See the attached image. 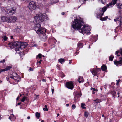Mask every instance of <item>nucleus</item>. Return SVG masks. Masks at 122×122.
I'll return each mask as SVG.
<instances>
[{
	"mask_svg": "<svg viewBox=\"0 0 122 122\" xmlns=\"http://www.w3.org/2000/svg\"><path fill=\"white\" fill-rule=\"evenodd\" d=\"M74 21L72 26L74 29H79V32L83 34H87L89 33L91 30V28L87 25H83L82 27V24L83 23L82 19L74 18Z\"/></svg>",
	"mask_w": 122,
	"mask_h": 122,
	"instance_id": "obj_1",
	"label": "nucleus"
},
{
	"mask_svg": "<svg viewBox=\"0 0 122 122\" xmlns=\"http://www.w3.org/2000/svg\"><path fill=\"white\" fill-rule=\"evenodd\" d=\"M117 0H113L112 2L106 5V7H104L102 8H100L97 9L95 11V13L96 14V16L97 18H100V20L102 21H105L108 18L107 16L103 18L101 17L103 15L104 13L106 10L107 8L112 7L113 5L116 4Z\"/></svg>",
	"mask_w": 122,
	"mask_h": 122,
	"instance_id": "obj_2",
	"label": "nucleus"
},
{
	"mask_svg": "<svg viewBox=\"0 0 122 122\" xmlns=\"http://www.w3.org/2000/svg\"><path fill=\"white\" fill-rule=\"evenodd\" d=\"M8 45H9L11 49L15 48V51H19L20 47H22V46H24L23 47L24 48L26 46L25 45L24 46L23 44H21V46H20L18 41L13 42L10 43L8 44Z\"/></svg>",
	"mask_w": 122,
	"mask_h": 122,
	"instance_id": "obj_3",
	"label": "nucleus"
},
{
	"mask_svg": "<svg viewBox=\"0 0 122 122\" xmlns=\"http://www.w3.org/2000/svg\"><path fill=\"white\" fill-rule=\"evenodd\" d=\"M2 10L5 11L9 15H12L15 13L16 9L15 8H12L11 6H7L6 7L3 8Z\"/></svg>",
	"mask_w": 122,
	"mask_h": 122,
	"instance_id": "obj_4",
	"label": "nucleus"
},
{
	"mask_svg": "<svg viewBox=\"0 0 122 122\" xmlns=\"http://www.w3.org/2000/svg\"><path fill=\"white\" fill-rule=\"evenodd\" d=\"M34 29L36 32L38 34L41 33L42 32H46V30H47L41 27L40 24L39 23H37L35 25Z\"/></svg>",
	"mask_w": 122,
	"mask_h": 122,
	"instance_id": "obj_5",
	"label": "nucleus"
},
{
	"mask_svg": "<svg viewBox=\"0 0 122 122\" xmlns=\"http://www.w3.org/2000/svg\"><path fill=\"white\" fill-rule=\"evenodd\" d=\"M45 16L42 14L36 15L34 17V21L36 22H43L44 20Z\"/></svg>",
	"mask_w": 122,
	"mask_h": 122,
	"instance_id": "obj_6",
	"label": "nucleus"
},
{
	"mask_svg": "<svg viewBox=\"0 0 122 122\" xmlns=\"http://www.w3.org/2000/svg\"><path fill=\"white\" fill-rule=\"evenodd\" d=\"M13 75L11 76L10 77L14 80L15 81V84H17L18 82L20 81L21 78L19 77L18 75L16 73H13Z\"/></svg>",
	"mask_w": 122,
	"mask_h": 122,
	"instance_id": "obj_7",
	"label": "nucleus"
},
{
	"mask_svg": "<svg viewBox=\"0 0 122 122\" xmlns=\"http://www.w3.org/2000/svg\"><path fill=\"white\" fill-rule=\"evenodd\" d=\"M28 7L30 10H33L36 9V6L35 3L32 1L29 3Z\"/></svg>",
	"mask_w": 122,
	"mask_h": 122,
	"instance_id": "obj_8",
	"label": "nucleus"
},
{
	"mask_svg": "<svg viewBox=\"0 0 122 122\" xmlns=\"http://www.w3.org/2000/svg\"><path fill=\"white\" fill-rule=\"evenodd\" d=\"M101 71L100 68H91L90 70V71H91L93 75L95 76H96L98 72L100 71Z\"/></svg>",
	"mask_w": 122,
	"mask_h": 122,
	"instance_id": "obj_9",
	"label": "nucleus"
},
{
	"mask_svg": "<svg viewBox=\"0 0 122 122\" xmlns=\"http://www.w3.org/2000/svg\"><path fill=\"white\" fill-rule=\"evenodd\" d=\"M65 86L66 87L71 90H72L74 87L72 81L66 82Z\"/></svg>",
	"mask_w": 122,
	"mask_h": 122,
	"instance_id": "obj_10",
	"label": "nucleus"
},
{
	"mask_svg": "<svg viewBox=\"0 0 122 122\" xmlns=\"http://www.w3.org/2000/svg\"><path fill=\"white\" fill-rule=\"evenodd\" d=\"M47 31L46 30V31ZM46 32L47 31L45 32H42V33L39 34V35H41V40L44 41H46L47 38V36L45 34V33H46Z\"/></svg>",
	"mask_w": 122,
	"mask_h": 122,
	"instance_id": "obj_11",
	"label": "nucleus"
},
{
	"mask_svg": "<svg viewBox=\"0 0 122 122\" xmlns=\"http://www.w3.org/2000/svg\"><path fill=\"white\" fill-rule=\"evenodd\" d=\"M9 118L10 120L11 121H13L15 120L16 117L14 115L11 114L9 117Z\"/></svg>",
	"mask_w": 122,
	"mask_h": 122,
	"instance_id": "obj_12",
	"label": "nucleus"
},
{
	"mask_svg": "<svg viewBox=\"0 0 122 122\" xmlns=\"http://www.w3.org/2000/svg\"><path fill=\"white\" fill-rule=\"evenodd\" d=\"M11 23H14L15 22L17 19V18L16 17L12 16H11Z\"/></svg>",
	"mask_w": 122,
	"mask_h": 122,
	"instance_id": "obj_13",
	"label": "nucleus"
},
{
	"mask_svg": "<svg viewBox=\"0 0 122 122\" xmlns=\"http://www.w3.org/2000/svg\"><path fill=\"white\" fill-rule=\"evenodd\" d=\"M7 17L6 16H3L1 17V22H6Z\"/></svg>",
	"mask_w": 122,
	"mask_h": 122,
	"instance_id": "obj_14",
	"label": "nucleus"
},
{
	"mask_svg": "<svg viewBox=\"0 0 122 122\" xmlns=\"http://www.w3.org/2000/svg\"><path fill=\"white\" fill-rule=\"evenodd\" d=\"M121 17L119 16L117 17L116 19H114V20L115 22H117V21L119 22L121 21Z\"/></svg>",
	"mask_w": 122,
	"mask_h": 122,
	"instance_id": "obj_15",
	"label": "nucleus"
},
{
	"mask_svg": "<svg viewBox=\"0 0 122 122\" xmlns=\"http://www.w3.org/2000/svg\"><path fill=\"white\" fill-rule=\"evenodd\" d=\"M110 93L113 96V97H114L115 98L116 97H117L116 96V95H115L116 92L115 91H111L110 92Z\"/></svg>",
	"mask_w": 122,
	"mask_h": 122,
	"instance_id": "obj_16",
	"label": "nucleus"
},
{
	"mask_svg": "<svg viewBox=\"0 0 122 122\" xmlns=\"http://www.w3.org/2000/svg\"><path fill=\"white\" fill-rule=\"evenodd\" d=\"M114 62L115 64L118 65L122 63V60H121L117 61H114Z\"/></svg>",
	"mask_w": 122,
	"mask_h": 122,
	"instance_id": "obj_17",
	"label": "nucleus"
},
{
	"mask_svg": "<svg viewBox=\"0 0 122 122\" xmlns=\"http://www.w3.org/2000/svg\"><path fill=\"white\" fill-rule=\"evenodd\" d=\"M84 80L82 77H80L78 78V81L79 83H81V82H84Z\"/></svg>",
	"mask_w": 122,
	"mask_h": 122,
	"instance_id": "obj_18",
	"label": "nucleus"
},
{
	"mask_svg": "<svg viewBox=\"0 0 122 122\" xmlns=\"http://www.w3.org/2000/svg\"><path fill=\"white\" fill-rule=\"evenodd\" d=\"M6 19V22L8 23H11V16L10 17H7Z\"/></svg>",
	"mask_w": 122,
	"mask_h": 122,
	"instance_id": "obj_19",
	"label": "nucleus"
},
{
	"mask_svg": "<svg viewBox=\"0 0 122 122\" xmlns=\"http://www.w3.org/2000/svg\"><path fill=\"white\" fill-rule=\"evenodd\" d=\"M101 68L102 70L103 71H105L107 69L106 66L105 65H103L102 66Z\"/></svg>",
	"mask_w": 122,
	"mask_h": 122,
	"instance_id": "obj_20",
	"label": "nucleus"
},
{
	"mask_svg": "<svg viewBox=\"0 0 122 122\" xmlns=\"http://www.w3.org/2000/svg\"><path fill=\"white\" fill-rule=\"evenodd\" d=\"M59 62L61 64H62L65 62V59L63 58L60 59L58 60Z\"/></svg>",
	"mask_w": 122,
	"mask_h": 122,
	"instance_id": "obj_21",
	"label": "nucleus"
},
{
	"mask_svg": "<svg viewBox=\"0 0 122 122\" xmlns=\"http://www.w3.org/2000/svg\"><path fill=\"white\" fill-rule=\"evenodd\" d=\"M95 102L97 104H98V103H100L101 101L100 99H97L94 100Z\"/></svg>",
	"mask_w": 122,
	"mask_h": 122,
	"instance_id": "obj_22",
	"label": "nucleus"
},
{
	"mask_svg": "<svg viewBox=\"0 0 122 122\" xmlns=\"http://www.w3.org/2000/svg\"><path fill=\"white\" fill-rule=\"evenodd\" d=\"M83 46V44L81 43H79L78 44V48L82 47Z\"/></svg>",
	"mask_w": 122,
	"mask_h": 122,
	"instance_id": "obj_23",
	"label": "nucleus"
},
{
	"mask_svg": "<svg viewBox=\"0 0 122 122\" xmlns=\"http://www.w3.org/2000/svg\"><path fill=\"white\" fill-rule=\"evenodd\" d=\"M97 37H98V35H96V36H95L94 37L93 40H92V41L95 42L96 40H97Z\"/></svg>",
	"mask_w": 122,
	"mask_h": 122,
	"instance_id": "obj_24",
	"label": "nucleus"
},
{
	"mask_svg": "<svg viewBox=\"0 0 122 122\" xmlns=\"http://www.w3.org/2000/svg\"><path fill=\"white\" fill-rule=\"evenodd\" d=\"M59 0H51V3L53 4L56 3Z\"/></svg>",
	"mask_w": 122,
	"mask_h": 122,
	"instance_id": "obj_25",
	"label": "nucleus"
},
{
	"mask_svg": "<svg viewBox=\"0 0 122 122\" xmlns=\"http://www.w3.org/2000/svg\"><path fill=\"white\" fill-rule=\"evenodd\" d=\"M114 57V56L112 55H111L109 57V60L111 61H112L113 60Z\"/></svg>",
	"mask_w": 122,
	"mask_h": 122,
	"instance_id": "obj_26",
	"label": "nucleus"
},
{
	"mask_svg": "<svg viewBox=\"0 0 122 122\" xmlns=\"http://www.w3.org/2000/svg\"><path fill=\"white\" fill-rule=\"evenodd\" d=\"M86 118L87 117L88 115V113L87 112L85 111V112L84 114Z\"/></svg>",
	"mask_w": 122,
	"mask_h": 122,
	"instance_id": "obj_27",
	"label": "nucleus"
},
{
	"mask_svg": "<svg viewBox=\"0 0 122 122\" xmlns=\"http://www.w3.org/2000/svg\"><path fill=\"white\" fill-rule=\"evenodd\" d=\"M81 105V107H82L83 109H85L86 108V107H84L86 106V105L84 103H82Z\"/></svg>",
	"mask_w": 122,
	"mask_h": 122,
	"instance_id": "obj_28",
	"label": "nucleus"
},
{
	"mask_svg": "<svg viewBox=\"0 0 122 122\" xmlns=\"http://www.w3.org/2000/svg\"><path fill=\"white\" fill-rule=\"evenodd\" d=\"M35 115L36 117L37 118H39L40 116V114L37 112L36 113Z\"/></svg>",
	"mask_w": 122,
	"mask_h": 122,
	"instance_id": "obj_29",
	"label": "nucleus"
},
{
	"mask_svg": "<svg viewBox=\"0 0 122 122\" xmlns=\"http://www.w3.org/2000/svg\"><path fill=\"white\" fill-rule=\"evenodd\" d=\"M3 39L5 41H7L8 39L7 37L5 36H4L2 37Z\"/></svg>",
	"mask_w": 122,
	"mask_h": 122,
	"instance_id": "obj_30",
	"label": "nucleus"
},
{
	"mask_svg": "<svg viewBox=\"0 0 122 122\" xmlns=\"http://www.w3.org/2000/svg\"><path fill=\"white\" fill-rule=\"evenodd\" d=\"M117 7L120 9H122V4H119L118 5H117Z\"/></svg>",
	"mask_w": 122,
	"mask_h": 122,
	"instance_id": "obj_31",
	"label": "nucleus"
},
{
	"mask_svg": "<svg viewBox=\"0 0 122 122\" xmlns=\"http://www.w3.org/2000/svg\"><path fill=\"white\" fill-rule=\"evenodd\" d=\"M45 108H43V110L44 111H47L48 110V109L47 108V106L46 105H45Z\"/></svg>",
	"mask_w": 122,
	"mask_h": 122,
	"instance_id": "obj_32",
	"label": "nucleus"
},
{
	"mask_svg": "<svg viewBox=\"0 0 122 122\" xmlns=\"http://www.w3.org/2000/svg\"><path fill=\"white\" fill-rule=\"evenodd\" d=\"M42 55L41 54H39L38 56H37L36 58H37L38 57L40 58H41L42 57Z\"/></svg>",
	"mask_w": 122,
	"mask_h": 122,
	"instance_id": "obj_33",
	"label": "nucleus"
},
{
	"mask_svg": "<svg viewBox=\"0 0 122 122\" xmlns=\"http://www.w3.org/2000/svg\"><path fill=\"white\" fill-rule=\"evenodd\" d=\"M11 68V67L10 66H7L5 68V69L6 71H7V70H10Z\"/></svg>",
	"mask_w": 122,
	"mask_h": 122,
	"instance_id": "obj_34",
	"label": "nucleus"
},
{
	"mask_svg": "<svg viewBox=\"0 0 122 122\" xmlns=\"http://www.w3.org/2000/svg\"><path fill=\"white\" fill-rule=\"evenodd\" d=\"M26 98V97L25 96L24 97H23L22 99L21 100V101L22 102H24L25 101V99Z\"/></svg>",
	"mask_w": 122,
	"mask_h": 122,
	"instance_id": "obj_35",
	"label": "nucleus"
},
{
	"mask_svg": "<svg viewBox=\"0 0 122 122\" xmlns=\"http://www.w3.org/2000/svg\"><path fill=\"white\" fill-rule=\"evenodd\" d=\"M80 1L81 3H84V1H86V0H78Z\"/></svg>",
	"mask_w": 122,
	"mask_h": 122,
	"instance_id": "obj_36",
	"label": "nucleus"
},
{
	"mask_svg": "<svg viewBox=\"0 0 122 122\" xmlns=\"http://www.w3.org/2000/svg\"><path fill=\"white\" fill-rule=\"evenodd\" d=\"M106 2V0H102V3L103 4H104Z\"/></svg>",
	"mask_w": 122,
	"mask_h": 122,
	"instance_id": "obj_37",
	"label": "nucleus"
},
{
	"mask_svg": "<svg viewBox=\"0 0 122 122\" xmlns=\"http://www.w3.org/2000/svg\"><path fill=\"white\" fill-rule=\"evenodd\" d=\"M5 59H4L3 60L1 61H0V63H3L5 62Z\"/></svg>",
	"mask_w": 122,
	"mask_h": 122,
	"instance_id": "obj_38",
	"label": "nucleus"
},
{
	"mask_svg": "<svg viewBox=\"0 0 122 122\" xmlns=\"http://www.w3.org/2000/svg\"><path fill=\"white\" fill-rule=\"evenodd\" d=\"M119 51L121 54L122 56V49L120 48Z\"/></svg>",
	"mask_w": 122,
	"mask_h": 122,
	"instance_id": "obj_39",
	"label": "nucleus"
},
{
	"mask_svg": "<svg viewBox=\"0 0 122 122\" xmlns=\"http://www.w3.org/2000/svg\"><path fill=\"white\" fill-rule=\"evenodd\" d=\"M119 22H120V25L119 26H120L122 27V21H119Z\"/></svg>",
	"mask_w": 122,
	"mask_h": 122,
	"instance_id": "obj_40",
	"label": "nucleus"
},
{
	"mask_svg": "<svg viewBox=\"0 0 122 122\" xmlns=\"http://www.w3.org/2000/svg\"><path fill=\"white\" fill-rule=\"evenodd\" d=\"M75 106L74 104L72 106V109H74L75 108Z\"/></svg>",
	"mask_w": 122,
	"mask_h": 122,
	"instance_id": "obj_41",
	"label": "nucleus"
},
{
	"mask_svg": "<svg viewBox=\"0 0 122 122\" xmlns=\"http://www.w3.org/2000/svg\"><path fill=\"white\" fill-rule=\"evenodd\" d=\"M1 69V72H2L5 71H6L5 68L4 69Z\"/></svg>",
	"mask_w": 122,
	"mask_h": 122,
	"instance_id": "obj_42",
	"label": "nucleus"
},
{
	"mask_svg": "<svg viewBox=\"0 0 122 122\" xmlns=\"http://www.w3.org/2000/svg\"><path fill=\"white\" fill-rule=\"evenodd\" d=\"M42 60H41V59L38 62H37V63H38L39 64H40L41 63V62L42 61Z\"/></svg>",
	"mask_w": 122,
	"mask_h": 122,
	"instance_id": "obj_43",
	"label": "nucleus"
},
{
	"mask_svg": "<svg viewBox=\"0 0 122 122\" xmlns=\"http://www.w3.org/2000/svg\"><path fill=\"white\" fill-rule=\"evenodd\" d=\"M91 90H92V91H95V89L94 88H93L92 87H91Z\"/></svg>",
	"mask_w": 122,
	"mask_h": 122,
	"instance_id": "obj_44",
	"label": "nucleus"
},
{
	"mask_svg": "<svg viewBox=\"0 0 122 122\" xmlns=\"http://www.w3.org/2000/svg\"><path fill=\"white\" fill-rule=\"evenodd\" d=\"M65 76V75L64 74H62L61 75V77L63 78Z\"/></svg>",
	"mask_w": 122,
	"mask_h": 122,
	"instance_id": "obj_45",
	"label": "nucleus"
},
{
	"mask_svg": "<svg viewBox=\"0 0 122 122\" xmlns=\"http://www.w3.org/2000/svg\"><path fill=\"white\" fill-rule=\"evenodd\" d=\"M53 41L55 43H56L57 42V41L56 39H54L53 40Z\"/></svg>",
	"mask_w": 122,
	"mask_h": 122,
	"instance_id": "obj_46",
	"label": "nucleus"
},
{
	"mask_svg": "<svg viewBox=\"0 0 122 122\" xmlns=\"http://www.w3.org/2000/svg\"><path fill=\"white\" fill-rule=\"evenodd\" d=\"M29 70L30 71H33V69L31 68V67H30L29 69Z\"/></svg>",
	"mask_w": 122,
	"mask_h": 122,
	"instance_id": "obj_47",
	"label": "nucleus"
},
{
	"mask_svg": "<svg viewBox=\"0 0 122 122\" xmlns=\"http://www.w3.org/2000/svg\"><path fill=\"white\" fill-rule=\"evenodd\" d=\"M119 52H120V51H116L115 54H118V53H119Z\"/></svg>",
	"mask_w": 122,
	"mask_h": 122,
	"instance_id": "obj_48",
	"label": "nucleus"
},
{
	"mask_svg": "<svg viewBox=\"0 0 122 122\" xmlns=\"http://www.w3.org/2000/svg\"><path fill=\"white\" fill-rule=\"evenodd\" d=\"M6 79H7V81H9L10 78L9 77H7Z\"/></svg>",
	"mask_w": 122,
	"mask_h": 122,
	"instance_id": "obj_49",
	"label": "nucleus"
},
{
	"mask_svg": "<svg viewBox=\"0 0 122 122\" xmlns=\"http://www.w3.org/2000/svg\"><path fill=\"white\" fill-rule=\"evenodd\" d=\"M57 68L58 69H59L60 66L59 65H57Z\"/></svg>",
	"mask_w": 122,
	"mask_h": 122,
	"instance_id": "obj_50",
	"label": "nucleus"
},
{
	"mask_svg": "<svg viewBox=\"0 0 122 122\" xmlns=\"http://www.w3.org/2000/svg\"><path fill=\"white\" fill-rule=\"evenodd\" d=\"M78 95H79V97H80L81 95V93H79Z\"/></svg>",
	"mask_w": 122,
	"mask_h": 122,
	"instance_id": "obj_51",
	"label": "nucleus"
},
{
	"mask_svg": "<svg viewBox=\"0 0 122 122\" xmlns=\"http://www.w3.org/2000/svg\"><path fill=\"white\" fill-rule=\"evenodd\" d=\"M72 61V60H70L69 61V64H71V61Z\"/></svg>",
	"mask_w": 122,
	"mask_h": 122,
	"instance_id": "obj_52",
	"label": "nucleus"
},
{
	"mask_svg": "<svg viewBox=\"0 0 122 122\" xmlns=\"http://www.w3.org/2000/svg\"><path fill=\"white\" fill-rule=\"evenodd\" d=\"M42 81L43 82H46V80L45 79H43L42 80Z\"/></svg>",
	"mask_w": 122,
	"mask_h": 122,
	"instance_id": "obj_53",
	"label": "nucleus"
},
{
	"mask_svg": "<svg viewBox=\"0 0 122 122\" xmlns=\"http://www.w3.org/2000/svg\"><path fill=\"white\" fill-rule=\"evenodd\" d=\"M65 14V13L64 12H63L61 13V14L62 15H64Z\"/></svg>",
	"mask_w": 122,
	"mask_h": 122,
	"instance_id": "obj_54",
	"label": "nucleus"
},
{
	"mask_svg": "<svg viewBox=\"0 0 122 122\" xmlns=\"http://www.w3.org/2000/svg\"><path fill=\"white\" fill-rule=\"evenodd\" d=\"M21 104V103L19 102V103H18L17 105H20Z\"/></svg>",
	"mask_w": 122,
	"mask_h": 122,
	"instance_id": "obj_55",
	"label": "nucleus"
},
{
	"mask_svg": "<svg viewBox=\"0 0 122 122\" xmlns=\"http://www.w3.org/2000/svg\"><path fill=\"white\" fill-rule=\"evenodd\" d=\"M121 81V80L120 79H119L118 80V81H117V82H118V83H119V82Z\"/></svg>",
	"mask_w": 122,
	"mask_h": 122,
	"instance_id": "obj_56",
	"label": "nucleus"
},
{
	"mask_svg": "<svg viewBox=\"0 0 122 122\" xmlns=\"http://www.w3.org/2000/svg\"><path fill=\"white\" fill-rule=\"evenodd\" d=\"M117 94L118 95V97H119V94H120L119 92H118L117 93Z\"/></svg>",
	"mask_w": 122,
	"mask_h": 122,
	"instance_id": "obj_57",
	"label": "nucleus"
},
{
	"mask_svg": "<svg viewBox=\"0 0 122 122\" xmlns=\"http://www.w3.org/2000/svg\"><path fill=\"white\" fill-rule=\"evenodd\" d=\"M11 39H13V36H11L10 37Z\"/></svg>",
	"mask_w": 122,
	"mask_h": 122,
	"instance_id": "obj_58",
	"label": "nucleus"
},
{
	"mask_svg": "<svg viewBox=\"0 0 122 122\" xmlns=\"http://www.w3.org/2000/svg\"><path fill=\"white\" fill-rule=\"evenodd\" d=\"M30 118V116H28L27 117V119H29Z\"/></svg>",
	"mask_w": 122,
	"mask_h": 122,
	"instance_id": "obj_59",
	"label": "nucleus"
},
{
	"mask_svg": "<svg viewBox=\"0 0 122 122\" xmlns=\"http://www.w3.org/2000/svg\"><path fill=\"white\" fill-rule=\"evenodd\" d=\"M52 93H53L54 92V89H52Z\"/></svg>",
	"mask_w": 122,
	"mask_h": 122,
	"instance_id": "obj_60",
	"label": "nucleus"
},
{
	"mask_svg": "<svg viewBox=\"0 0 122 122\" xmlns=\"http://www.w3.org/2000/svg\"><path fill=\"white\" fill-rule=\"evenodd\" d=\"M92 94H94L95 93V92L92 91Z\"/></svg>",
	"mask_w": 122,
	"mask_h": 122,
	"instance_id": "obj_61",
	"label": "nucleus"
},
{
	"mask_svg": "<svg viewBox=\"0 0 122 122\" xmlns=\"http://www.w3.org/2000/svg\"><path fill=\"white\" fill-rule=\"evenodd\" d=\"M19 97L18 96L17 97V98L16 100H18V98H19Z\"/></svg>",
	"mask_w": 122,
	"mask_h": 122,
	"instance_id": "obj_62",
	"label": "nucleus"
},
{
	"mask_svg": "<svg viewBox=\"0 0 122 122\" xmlns=\"http://www.w3.org/2000/svg\"><path fill=\"white\" fill-rule=\"evenodd\" d=\"M69 106V104H66V106L67 107L68 106Z\"/></svg>",
	"mask_w": 122,
	"mask_h": 122,
	"instance_id": "obj_63",
	"label": "nucleus"
},
{
	"mask_svg": "<svg viewBox=\"0 0 122 122\" xmlns=\"http://www.w3.org/2000/svg\"><path fill=\"white\" fill-rule=\"evenodd\" d=\"M95 91H96V92H97L98 91V90L97 89H95Z\"/></svg>",
	"mask_w": 122,
	"mask_h": 122,
	"instance_id": "obj_64",
	"label": "nucleus"
}]
</instances>
